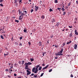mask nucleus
<instances>
[{
    "label": "nucleus",
    "instance_id": "b1692460",
    "mask_svg": "<svg viewBox=\"0 0 78 78\" xmlns=\"http://www.w3.org/2000/svg\"><path fill=\"white\" fill-rule=\"evenodd\" d=\"M15 22H17V23H19V21L18 20H15Z\"/></svg>",
    "mask_w": 78,
    "mask_h": 78
},
{
    "label": "nucleus",
    "instance_id": "680f3d73",
    "mask_svg": "<svg viewBox=\"0 0 78 78\" xmlns=\"http://www.w3.org/2000/svg\"><path fill=\"white\" fill-rule=\"evenodd\" d=\"M55 59H58V57H55Z\"/></svg>",
    "mask_w": 78,
    "mask_h": 78
},
{
    "label": "nucleus",
    "instance_id": "e433bc0d",
    "mask_svg": "<svg viewBox=\"0 0 78 78\" xmlns=\"http://www.w3.org/2000/svg\"><path fill=\"white\" fill-rule=\"evenodd\" d=\"M23 12H25V14H27V11H24Z\"/></svg>",
    "mask_w": 78,
    "mask_h": 78
},
{
    "label": "nucleus",
    "instance_id": "a878e982",
    "mask_svg": "<svg viewBox=\"0 0 78 78\" xmlns=\"http://www.w3.org/2000/svg\"><path fill=\"white\" fill-rule=\"evenodd\" d=\"M41 18L43 19H44V18H45V17H44V15H43L41 16Z\"/></svg>",
    "mask_w": 78,
    "mask_h": 78
},
{
    "label": "nucleus",
    "instance_id": "72a5a7b5",
    "mask_svg": "<svg viewBox=\"0 0 78 78\" xmlns=\"http://www.w3.org/2000/svg\"><path fill=\"white\" fill-rule=\"evenodd\" d=\"M19 46H22V43H19Z\"/></svg>",
    "mask_w": 78,
    "mask_h": 78
},
{
    "label": "nucleus",
    "instance_id": "dca6fc26",
    "mask_svg": "<svg viewBox=\"0 0 78 78\" xmlns=\"http://www.w3.org/2000/svg\"><path fill=\"white\" fill-rule=\"evenodd\" d=\"M59 25V23H58L55 25V27H58Z\"/></svg>",
    "mask_w": 78,
    "mask_h": 78
},
{
    "label": "nucleus",
    "instance_id": "c03bdc74",
    "mask_svg": "<svg viewBox=\"0 0 78 78\" xmlns=\"http://www.w3.org/2000/svg\"><path fill=\"white\" fill-rule=\"evenodd\" d=\"M70 3L69 2V3L68 4V6H70Z\"/></svg>",
    "mask_w": 78,
    "mask_h": 78
},
{
    "label": "nucleus",
    "instance_id": "f704fd0d",
    "mask_svg": "<svg viewBox=\"0 0 78 78\" xmlns=\"http://www.w3.org/2000/svg\"><path fill=\"white\" fill-rule=\"evenodd\" d=\"M25 70H27V69L28 70V67H25Z\"/></svg>",
    "mask_w": 78,
    "mask_h": 78
},
{
    "label": "nucleus",
    "instance_id": "473e14b6",
    "mask_svg": "<svg viewBox=\"0 0 78 78\" xmlns=\"http://www.w3.org/2000/svg\"><path fill=\"white\" fill-rule=\"evenodd\" d=\"M34 11V10H33V9H31V10H30V12L31 13L33 12Z\"/></svg>",
    "mask_w": 78,
    "mask_h": 78
},
{
    "label": "nucleus",
    "instance_id": "5701e85b",
    "mask_svg": "<svg viewBox=\"0 0 78 78\" xmlns=\"http://www.w3.org/2000/svg\"><path fill=\"white\" fill-rule=\"evenodd\" d=\"M69 37H72V33H71V34H70L69 35Z\"/></svg>",
    "mask_w": 78,
    "mask_h": 78
},
{
    "label": "nucleus",
    "instance_id": "39448f33",
    "mask_svg": "<svg viewBox=\"0 0 78 78\" xmlns=\"http://www.w3.org/2000/svg\"><path fill=\"white\" fill-rule=\"evenodd\" d=\"M49 66L48 65H47L45 67H44L42 69V70H45V69H46Z\"/></svg>",
    "mask_w": 78,
    "mask_h": 78
},
{
    "label": "nucleus",
    "instance_id": "052dcab7",
    "mask_svg": "<svg viewBox=\"0 0 78 78\" xmlns=\"http://www.w3.org/2000/svg\"><path fill=\"white\" fill-rule=\"evenodd\" d=\"M15 44H16V45H18V43L17 42H15Z\"/></svg>",
    "mask_w": 78,
    "mask_h": 78
},
{
    "label": "nucleus",
    "instance_id": "c756f323",
    "mask_svg": "<svg viewBox=\"0 0 78 78\" xmlns=\"http://www.w3.org/2000/svg\"><path fill=\"white\" fill-rule=\"evenodd\" d=\"M52 11L53 10H52V9L51 8H50V9H49L50 12H51V11Z\"/></svg>",
    "mask_w": 78,
    "mask_h": 78
},
{
    "label": "nucleus",
    "instance_id": "13d9d810",
    "mask_svg": "<svg viewBox=\"0 0 78 78\" xmlns=\"http://www.w3.org/2000/svg\"><path fill=\"white\" fill-rule=\"evenodd\" d=\"M28 44H29V45H31V43L30 42H29Z\"/></svg>",
    "mask_w": 78,
    "mask_h": 78
},
{
    "label": "nucleus",
    "instance_id": "79ce46f5",
    "mask_svg": "<svg viewBox=\"0 0 78 78\" xmlns=\"http://www.w3.org/2000/svg\"><path fill=\"white\" fill-rule=\"evenodd\" d=\"M40 5H42V2L40 1Z\"/></svg>",
    "mask_w": 78,
    "mask_h": 78
},
{
    "label": "nucleus",
    "instance_id": "ea45409f",
    "mask_svg": "<svg viewBox=\"0 0 78 78\" xmlns=\"http://www.w3.org/2000/svg\"><path fill=\"white\" fill-rule=\"evenodd\" d=\"M23 31L24 33H26V32H27V30L25 29H24Z\"/></svg>",
    "mask_w": 78,
    "mask_h": 78
},
{
    "label": "nucleus",
    "instance_id": "5fc2aeb1",
    "mask_svg": "<svg viewBox=\"0 0 78 78\" xmlns=\"http://www.w3.org/2000/svg\"><path fill=\"white\" fill-rule=\"evenodd\" d=\"M66 45V43H63V46H64V45Z\"/></svg>",
    "mask_w": 78,
    "mask_h": 78
},
{
    "label": "nucleus",
    "instance_id": "a18cd8bd",
    "mask_svg": "<svg viewBox=\"0 0 78 78\" xmlns=\"http://www.w3.org/2000/svg\"><path fill=\"white\" fill-rule=\"evenodd\" d=\"M0 5L1 6H3V5L2 4H0Z\"/></svg>",
    "mask_w": 78,
    "mask_h": 78
},
{
    "label": "nucleus",
    "instance_id": "338daca9",
    "mask_svg": "<svg viewBox=\"0 0 78 78\" xmlns=\"http://www.w3.org/2000/svg\"><path fill=\"white\" fill-rule=\"evenodd\" d=\"M19 12L20 13V14H21L22 13V12L20 11H19Z\"/></svg>",
    "mask_w": 78,
    "mask_h": 78
},
{
    "label": "nucleus",
    "instance_id": "774afa93",
    "mask_svg": "<svg viewBox=\"0 0 78 78\" xmlns=\"http://www.w3.org/2000/svg\"><path fill=\"white\" fill-rule=\"evenodd\" d=\"M17 78H22V77L20 76V77H18Z\"/></svg>",
    "mask_w": 78,
    "mask_h": 78
},
{
    "label": "nucleus",
    "instance_id": "a19ab883",
    "mask_svg": "<svg viewBox=\"0 0 78 78\" xmlns=\"http://www.w3.org/2000/svg\"><path fill=\"white\" fill-rule=\"evenodd\" d=\"M52 71V69H51L49 71V72H51Z\"/></svg>",
    "mask_w": 78,
    "mask_h": 78
},
{
    "label": "nucleus",
    "instance_id": "9b49d317",
    "mask_svg": "<svg viewBox=\"0 0 78 78\" xmlns=\"http://www.w3.org/2000/svg\"><path fill=\"white\" fill-rule=\"evenodd\" d=\"M35 70H36V68L34 67L32 69V72H35Z\"/></svg>",
    "mask_w": 78,
    "mask_h": 78
},
{
    "label": "nucleus",
    "instance_id": "2eb2a0df",
    "mask_svg": "<svg viewBox=\"0 0 78 78\" xmlns=\"http://www.w3.org/2000/svg\"><path fill=\"white\" fill-rule=\"evenodd\" d=\"M70 43H72V41H70L69 42H67L66 43V44H68V45H69L70 44Z\"/></svg>",
    "mask_w": 78,
    "mask_h": 78
},
{
    "label": "nucleus",
    "instance_id": "864d4df0",
    "mask_svg": "<svg viewBox=\"0 0 78 78\" xmlns=\"http://www.w3.org/2000/svg\"><path fill=\"white\" fill-rule=\"evenodd\" d=\"M69 28H72V26L71 27L70 26H69Z\"/></svg>",
    "mask_w": 78,
    "mask_h": 78
},
{
    "label": "nucleus",
    "instance_id": "4c0bfd02",
    "mask_svg": "<svg viewBox=\"0 0 78 78\" xmlns=\"http://www.w3.org/2000/svg\"><path fill=\"white\" fill-rule=\"evenodd\" d=\"M61 9V8H57L58 10H59V11H60Z\"/></svg>",
    "mask_w": 78,
    "mask_h": 78
},
{
    "label": "nucleus",
    "instance_id": "412c9836",
    "mask_svg": "<svg viewBox=\"0 0 78 78\" xmlns=\"http://www.w3.org/2000/svg\"><path fill=\"white\" fill-rule=\"evenodd\" d=\"M39 67H40V66H39V65H38L37 66L36 69H38V68H39Z\"/></svg>",
    "mask_w": 78,
    "mask_h": 78
},
{
    "label": "nucleus",
    "instance_id": "f3484780",
    "mask_svg": "<svg viewBox=\"0 0 78 78\" xmlns=\"http://www.w3.org/2000/svg\"><path fill=\"white\" fill-rule=\"evenodd\" d=\"M24 15H25V13H23L21 15V17H23V16Z\"/></svg>",
    "mask_w": 78,
    "mask_h": 78
},
{
    "label": "nucleus",
    "instance_id": "cd10ccee",
    "mask_svg": "<svg viewBox=\"0 0 78 78\" xmlns=\"http://www.w3.org/2000/svg\"><path fill=\"white\" fill-rule=\"evenodd\" d=\"M22 61V65H23V64H24V63H25V61Z\"/></svg>",
    "mask_w": 78,
    "mask_h": 78
},
{
    "label": "nucleus",
    "instance_id": "58836bf2",
    "mask_svg": "<svg viewBox=\"0 0 78 78\" xmlns=\"http://www.w3.org/2000/svg\"><path fill=\"white\" fill-rule=\"evenodd\" d=\"M44 75V73H42L41 74V76H42Z\"/></svg>",
    "mask_w": 78,
    "mask_h": 78
},
{
    "label": "nucleus",
    "instance_id": "4468645a",
    "mask_svg": "<svg viewBox=\"0 0 78 78\" xmlns=\"http://www.w3.org/2000/svg\"><path fill=\"white\" fill-rule=\"evenodd\" d=\"M55 19L54 18H52L51 19V22H52L53 23V22H55Z\"/></svg>",
    "mask_w": 78,
    "mask_h": 78
},
{
    "label": "nucleus",
    "instance_id": "f257e3e1",
    "mask_svg": "<svg viewBox=\"0 0 78 78\" xmlns=\"http://www.w3.org/2000/svg\"><path fill=\"white\" fill-rule=\"evenodd\" d=\"M27 75H30L31 73V72L29 71L28 70H27Z\"/></svg>",
    "mask_w": 78,
    "mask_h": 78
},
{
    "label": "nucleus",
    "instance_id": "6e6552de",
    "mask_svg": "<svg viewBox=\"0 0 78 78\" xmlns=\"http://www.w3.org/2000/svg\"><path fill=\"white\" fill-rule=\"evenodd\" d=\"M38 44L39 46H41V45H42V42L40 41Z\"/></svg>",
    "mask_w": 78,
    "mask_h": 78
},
{
    "label": "nucleus",
    "instance_id": "bf43d9fd",
    "mask_svg": "<svg viewBox=\"0 0 78 78\" xmlns=\"http://www.w3.org/2000/svg\"><path fill=\"white\" fill-rule=\"evenodd\" d=\"M42 66H45V64H43L42 65Z\"/></svg>",
    "mask_w": 78,
    "mask_h": 78
},
{
    "label": "nucleus",
    "instance_id": "4d7b16f0",
    "mask_svg": "<svg viewBox=\"0 0 78 78\" xmlns=\"http://www.w3.org/2000/svg\"><path fill=\"white\" fill-rule=\"evenodd\" d=\"M5 71L6 72H8V69H6V70H5Z\"/></svg>",
    "mask_w": 78,
    "mask_h": 78
},
{
    "label": "nucleus",
    "instance_id": "1a4fd4ad",
    "mask_svg": "<svg viewBox=\"0 0 78 78\" xmlns=\"http://www.w3.org/2000/svg\"><path fill=\"white\" fill-rule=\"evenodd\" d=\"M63 50H64L63 48H62L61 49V51L59 52L60 54H61V53H62V51H63Z\"/></svg>",
    "mask_w": 78,
    "mask_h": 78
},
{
    "label": "nucleus",
    "instance_id": "bb28decb",
    "mask_svg": "<svg viewBox=\"0 0 78 78\" xmlns=\"http://www.w3.org/2000/svg\"><path fill=\"white\" fill-rule=\"evenodd\" d=\"M55 3H58V0H55Z\"/></svg>",
    "mask_w": 78,
    "mask_h": 78
},
{
    "label": "nucleus",
    "instance_id": "7c9ffc66",
    "mask_svg": "<svg viewBox=\"0 0 78 78\" xmlns=\"http://www.w3.org/2000/svg\"><path fill=\"white\" fill-rule=\"evenodd\" d=\"M19 3L21 4L22 3V0H20L19 1Z\"/></svg>",
    "mask_w": 78,
    "mask_h": 78
},
{
    "label": "nucleus",
    "instance_id": "09e8293b",
    "mask_svg": "<svg viewBox=\"0 0 78 78\" xmlns=\"http://www.w3.org/2000/svg\"><path fill=\"white\" fill-rule=\"evenodd\" d=\"M58 46L55 45V48H58Z\"/></svg>",
    "mask_w": 78,
    "mask_h": 78
},
{
    "label": "nucleus",
    "instance_id": "f03ea898",
    "mask_svg": "<svg viewBox=\"0 0 78 78\" xmlns=\"http://www.w3.org/2000/svg\"><path fill=\"white\" fill-rule=\"evenodd\" d=\"M11 67L12 68H13V64H12L11 63H9V67H10V66H11Z\"/></svg>",
    "mask_w": 78,
    "mask_h": 78
},
{
    "label": "nucleus",
    "instance_id": "c85d7f7f",
    "mask_svg": "<svg viewBox=\"0 0 78 78\" xmlns=\"http://www.w3.org/2000/svg\"><path fill=\"white\" fill-rule=\"evenodd\" d=\"M14 3H16L17 2V0H14Z\"/></svg>",
    "mask_w": 78,
    "mask_h": 78
},
{
    "label": "nucleus",
    "instance_id": "393cba45",
    "mask_svg": "<svg viewBox=\"0 0 78 78\" xmlns=\"http://www.w3.org/2000/svg\"><path fill=\"white\" fill-rule=\"evenodd\" d=\"M62 11H65V9L63 8H62Z\"/></svg>",
    "mask_w": 78,
    "mask_h": 78
},
{
    "label": "nucleus",
    "instance_id": "20e7f679",
    "mask_svg": "<svg viewBox=\"0 0 78 78\" xmlns=\"http://www.w3.org/2000/svg\"><path fill=\"white\" fill-rule=\"evenodd\" d=\"M35 7L36 8L35 9V11L36 12L37 11L38 9H39V7H38V6H35Z\"/></svg>",
    "mask_w": 78,
    "mask_h": 78
},
{
    "label": "nucleus",
    "instance_id": "4be33fe9",
    "mask_svg": "<svg viewBox=\"0 0 78 78\" xmlns=\"http://www.w3.org/2000/svg\"><path fill=\"white\" fill-rule=\"evenodd\" d=\"M1 38L2 39H4V37H3V36L2 35H1Z\"/></svg>",
    "mask_w": 78,
    "mask_h": 78
},
{
    "label": "nucleus",
    "instance_id": "e2e57ef3",
    "mask_svg": "<svg viewBox=\"0 0 78 78\" xmlns=\"http://www.w3.org/2000/svg\"><path fill=\"white\" fill-rule=\"evenodd\" d=\"M53 37V35H51V38H52V37Z\"/></svg>",
    "mask_w": 78,
    "mask_h": 78
},
{
    "label": "nucleus",
    "instance_id": "6e6d98bb",
    "mask_svg": "<svg viewBox=\"0 0 78 78\" xmlns=\"http://www.w3.org/2000/svg\"><path fill=\"white\" fill-rule=\"evenodd\" d=\"M9 70L11 71V72H12V70H11V69H9Z\"/></svg>",
    "mask_w": 78,
    "mask_h": 78
},
{
    "label": "nucleus",
    "instance_id": "de8ad7c7",
    "mask_svg": "<svg viewBox=\"0 0 78 78\" xmlns=\"http://www.w3.org/2000/svg\"><path fill=\"white\" fill-rule=\"evenodd\" d=\"M19 20H22V18H19Z\"/></svg>",
    "mask_w": 78,
    "mask_h": 78
},
{
    "label": "nucleus",
    "instance_id": "37998d69",
    "mask_svg": "<svg viewBox=\"0 0 78 78\" xmlns=\"http://www.w3.org/2000/svg\"><path fill=\"white\" fill-rule=\"evenodd\" d=\"M20 40H22V37H20Z\"/></svg>",
    "mask_w": 78,
    "mask_h": 78
},
{
    "label": "nucleus",
    "instance_id": "9d476101",
    "mask_svg": "<svg viewBox=\"0 0 78 78\" xmlns=\"http://www.w3.org/2000/svg\"><path fill=\"white\" fill-rule=\"evenodd\" d=\"M75 34H76V35H78V33L77 32V30H75Z\"/></svg>",
    "mask_w": 78,
    "mask_h": 78
},
{
    "label": "nucleus",
    "instance_id": "0e129e2a",
    "mask_svg": "<svg viewBox=\"0 0 78 78\" xmlns=\"http://www.w3.org/2000/svg\"><path fill=\"white\" fill-rule=\"evenodd\" d=\"M28 70H31V69H30V68H28V69H27Z\"/></svg>",
    "mask_w": 78,
    "mask_h": 78
},
{
    "label": "nucleus",
    "instance_id": "aec40b11",
    "mask_svg": "<svg viewBox=\"0 0 78 78\" xmlns=\"http://www.w3.org/2000/svg\"><path fill=\"white\" fill-rule=\"evenodd\" d=\"M8 54H9V53L8 52H7V53L6 54H5V53H4V56H7V55H8Z\"/></svg>",
    "mask_w": 78,
    "mask_h": 78
},
{
    "label": "nucleus",
    "instance_id": "603ef678",
    "mask_svg": "<svg viewBox=\"0 0 78 78\" xmlns=\"http://www.w3.org/2000/svg\"><path fill=\"white\" fill-rule=\"evenodd\" d=\"M3 1V0H0V2L1 3V2H2Z\"/></svg>",
    "mask_w": 78,
    "mask_h": 78
},
{
    "label": "nucleus",
    "instance_id": "c9c22d12",
    "mask_svg": "<svg viewBox=\"0 0 78 78\" xmlns=\"http://www.w3.org/2000/svg\"><path fill=\"white\" fill-rule=\"evenodd\" d=\"M37 75H34V78H36V77H37Z\"/></svg>",
    "mask_w": 78,
    "mask_h": 78
},
{
    "label": "nucleus",
    "instance_id": "2f4dec72",
    "mask_svg": "<svg viewBox=\"0 0 78 78\" xmlns=\"http://www.w3.org/2000/svg\"><path fill=\"white\" fill-rule=\"evenodd\" d=\"M66 12H63V14H62V15H66Z\"/></svg>",
    "mask_w": 78,
    "mask_h": 78
},
{
    "label": "nucleus",
    "instance_id": "a211bd4d",
    "mask_svg": "<svg viewBox=\"0 0 78 78\" xmlns=\"http://www.w3.org/2000/svg\"><path fill=\"white\" fill-rule=\"evenodd\" d=\"M42 67L41 66L39 67L38 68L39 70H41L42 69Z\"/></svg>",
    "mask_w": 78,
    "mask_h": 78
},
{
    "label": "nucleus",
    "instance_id": "3c124183",
    "mask_svg": "<svg viewBox=\"0 0 78 78\" xmlns=\"http://www.w3.org/2000/svg\"><path fill=\"white\" fill-rule=\"evenodd\" d=\"M34 73H32L31 74V75L30 76H33V75L34 76Z\"/></svg>",
    "mask_w": 78,
    "mask_h": 78
},
{
    "label": "nucleus",
    "instance_id": "8fccbe9b",
    "mask_svg": "<svg viewBox=\"0 0 78 78\" xmlns=\"http://www.w3.org/2000/svg\"><path fill=\"white\" fill-rule=\"evenodd\" d=\"M14 76H17V74L16 73H15L14 74Z\"/></svg>",
    "mask_w": 78,
    "mask_h": 78
},
{
    "label": "nucleus",
    "instance_id": "6ab92c4d",
    "mask_svg": "<svg viewBox=\"0 0 78 78\" xmlns=\"http://www.w3.org/2000/svg\"><path fill=\"white\" fill-rule=\"evenodd\" d=\"M30 59L31 62H33V61H34V58H30Z\"/></svg>",
    "mask_w": 78,
    "mask_h": 78
},
{
    "label": "nucleus",
    "instance_id": "ddd939ff",
    "mask_svg": "<svg viewBox=\"0 0 78 78\" xmlns=\"http://www.w3.org/2000/svg\"><path fill=\"white\" fill-rule=\"evenodd\" d=\"M27 63H25V65H26L25 67H28V65L27 64Z\"/></svg>",
    "mask_w": 78,
    "mask_h": 78
},
{
    "label": "nucleus",
    "instance_id": "7ed1b4c3",
    "mask_svg": "<svg viewBox=\"0 0 78 78\" xmlns=\"http://www.w3.org/2000/svg\"><path fill=\"white\" fill-rule=\"evenodd\" d=\"M63 55L62 54H59L58 53H57L55 54L56 56H62Z\"/></svg>",
    "mask_w": 78,
    "mask_h": 78
},
{
    "label": "nucleus",
    "instance_id": "f8f14e48",
    "mask_svg": "<svg viewBox=\"0 0 78 78\" xmlns=\"http://www.w3.org/2000/svg\"><path fill=\"white\" fill-rule=\"evenodd\" d=\"M26 64L27 65L28 64V65H31V64H32V63H31V62H28V63H27Z\"/></svg>",
    "mask_w": 78,
    "mask_h": 78
},
{
    "label": "nucleus",
    "instance_id": "0eeeda50",
    "mask_svg": "<svg viewBox=\"0 0 78 78\" xmlns=\"http://www.w3.org/2000/svg\"><path fill=\"white\" fill-rule=\"evenodd\" d=\"M35 69H35V71L34 73H37L38 71H39V70L38 69H37L36 68Z\"/></svg>",
    "mask_w": 78,
    "mask_h": 78
},
{
    "label": "nucleus",
    "instance_id": "423d86ee",
    "mask_svg": "<svg viewBox=\"0 0 78 78\" xmlns=\"http://www.w3.org/2000/svg\"><path fill=\"white\" fill-rule=\"evenodd\" d=\"M74 49H75V50H76V49L77 48V44H74Z\"/></svg>",
    "mask_w": 78,
    "mask_h": 78
},
{
    "label": "nucleus",
    "instance_id": "69168bd1",
    "mask_svg": "<svg viewBox=\"0 0 78 78\" xmlns=\"http://www.w3.org/2000/svg\"><path fill=\"white\" fill-rule=\"evenodd\" d=\"M8 76V77H9V78H10V77H11V76H9V75H8V76Z\"/></svg>",
    "mask_w": 78,
    "mask_h": 78
},
{
    "label": "nucleus",
    "instance_id": "49530a36",
    "mask_svg": "<svg viewBox=\"0 0 78 78\" xmlns=\"http://www.w3.org/2000/svg\"><path fill=\"white\" fill-rule=\"evenodd\" d=\"M71 77L72 78H73V75L71 74Z\"/></svg>",
    "mask_w": 78,
    "mask_h": 78
}]
</instances>
